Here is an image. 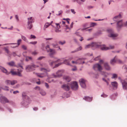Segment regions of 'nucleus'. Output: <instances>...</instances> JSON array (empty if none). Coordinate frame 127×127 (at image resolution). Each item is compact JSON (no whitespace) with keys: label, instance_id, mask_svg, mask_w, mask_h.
Wrapping results in <instances>:
<instances>
[{"label":"nucleus","instance_id":"12","mask_svg":"<svg viewBox=\"0 0 127 127\" xmlns=\"http://www.w3.org/2000/svg\"><path fill=\"white\" fill-rule=\"evenodd\" d=\"M113 46H110L109 47H106L104 45H102L100 46L101 49L102 50H107L110 49H112L114 48Z\"/></svg>","mask_w":127,"mask_h":127},{"label":"nucleus","instance_id":"8","mask_svg":"<svg viewBox=\"0 0 127 127\" xmlns=\"http://www.w3.org/2000/svg\"><path fill=\"white\" fill-rule=\"evenodd\" d=\"M70 86L71 88L74 90H76L78 88V86L76 82L74 81L72 82L71 84L70 85Z\"/></svg>","mask_w":127,"mask_h":127},{"label":"nucleus","instance_id":"13","mask_svg":"<svg viewBox=\"0 0 127 127\" xmlns=\"http://www.w3.org/2000/svg\"><path fill=\"white\" fill-rule=\"evenodd\" d=\"M93 47H97V45L96 43H92L90 44L87 45L85 46V48L86 49H87Z\"/></svg>","mask_w":127,"mask_h":127},{"label":"nucleus","instance_id":"47","mask_svg":"<svg viewBox=\"0 0 127 127\" xmlns=\"http://www.w3.org/2000/svg\"><path fill=\"white\" fill-rule=\"evenodd\" d=\"M40 66L42 67H45L46 66V64L44 63L40 64Z\"/></svg>","mask_w":127,"mask_h":127},{"label":"nucleus","instance_id":"53","mask_svg":"<svg viewBox=\"0 0 127 127\" xmlns=\"http://www.w3.org/2000/svg\"><path fill=\"white\" fill-rule=\"evenodd\" d=\"M104 62V61L102 60H100L99 61V63L100 64H103Z\"/></svg>","mask_w":127,"mask_h":127},{"label":"nucleus","instance_id":"9","mask_svg":"<svg viewBox=\"0 0 127 127\" xmlns=\"http://www.w3.org/2000/svg\"><path fill=\"white\" fill-rule=\"evenodd\" d=\"M86 81L83 79H81L79 80L80 84L82 88H85L86 87Z\"/></svg>","mask_w":127,"mask_h":127},{"label":"nucleus","instance_id":"56","mask_svg":"<svg viewBox=\"0 0 127 127\" xmlns=\"http://www.w3.org/2000/svg\"><path fill=\"white\" fill-rule=\"evenodd\" d=\"M22 48L23 49L25 50H26L27 49L26 47L24 45H23L22 46Z\"/></svg>","mask_w":127,"mask_h":127},{"label":"nucleus","instance_id":"45","mask_svg":"<svg viewBox=\"0 0 127 127\" xmlns=\"http://www.w3.org/2000/svg\"><path fill=\"white\" fill-rule=\"evenodd\" d=\"M82 49V47L81 46H80L78 48L76 49V50L77 51H79L80 50H81Z\"/></svg>","mask_w":127,"mask_h":127},{"label":"nucleus","instance_id":"46","mask_svg":"<svg viewBox=\"0 0 127 127\" xmlns=\"http://www.w3.org/2000/svg\"><path fill=\"white\" fill-rule=\"evenodd\" d=\"M62 12H63V11H62L61 10V11H59L58 12V13L57 14H57V15H60L62 14Z\"/></svg>","mask_w":127,"mask_h":127},{"label":"nucleus","instance_id":"19","mask_svg":"<svg viewBox=\"0 0 127 127\" xmlns=\"http://www.w3.org/2000/svg\"><path fill=\"white\" fill-rule=\"evenodd\" d=\"M7 64L10 66H16L15 64V62L13 61H11L10 62L7 63Z\"/></svg>","mask_w":127,"mask_h":127},{"label":"nucleus","instance_id":"51","mask_svg":"<svg viewBox=\"0 0 127 127\" xmlns=\"http://www.w3.org/2000/svg\"><path fill=\"white\" fill-rule=\"evenodd\" d=\"M100 59V57L98 56L97 57L94 59V60L95 61H97Z\"/></svg>","mask_w":127,"mask_h":127},{"label":"nucleus","instance_id":"59","mask_svg":"<svg viewBox=\"0 0 127 127\" xmlns=\"http://www.w3.org/2000/svg\"><path fill=\"white\" fill-rule=\"evenodd\" d=\"M19 93V92L18 91H14L13 92V93L14 94H16L17 93Z\"/></svg>","mask_w":127,"mask_h":127},{"label":"nucleus","instance_id":"64","mask_svg":"<svg viewBox=\"0 0 127 127\" xmlns=\"http://www.w3.org/2000/svg\"><path fill=\"white\" fill-rule=\"evenodd\" d=\"M98 77V74H96L95 75V77L96 78H97Z\"/></svg>","mask_w":127,"mask_h":127},{"label":"nucleus","instance_id":"36","mask_svg":"<svg viewBox=\"0 0 127 127\" xmlns=\"http://www.w3.org/2000/svg\"><path fill=\"white\" fill-rule=\"evenodd\" d=\"M59 43L60 44L63 45L65 43V41H60L59 42Z\"/></svg>","mask_w":127,"mask_h":127},{"label":"nucleus","instance_id":"61","mask_svg":"<svg viewBox=\"0 0 127 127\" xmlns=\"http://www.w3.org/2000/svg\"><path fill=\"white\" fill-rule=\"evenodd\" d=\"M45 85L47 88H48L49 87V85L47 83H45Z\"/></svg>","mask_w":127,"mask_h":127},{"label":"nucleus","instance_id":"35","mask_svg":"<svg viewBox=\"0 0 127 127\" xmlns=\"http://www.w3.org/2000/svg\"><path fill=\"white\" fill-rule=\"evenodd\" d=\"M8 88H9L8 87L5 86V87H3L2 88V89H3L4 90H5L6 91H8L9 90Z\"/></svg>","mask_w":127,"mask_h":127},{"label":"nucleus","instance_id":"54","mask_svg":"<svg viewBox=\"0 0 127 127\" xmlns=\"http://www.w3.org/2000/svg\"><path fill=\"white\" fill-rule=\"evenodd\" d=\"M102 79L103 81L106 82L107 85H108V82L107 81V80L106 79H105L104 78H103Z\"/></svg>","mask_w":127,"mask_h":127},{"label":"nucleus","instance_id":"7","mask_svg":"<svg viewBox=\"0 0 127 127\" xmlns=\"http://www.w3.org/2000/svg\"><path fill=\"white\" fill-rule=\"evenodd\" d=\"M93 69L95 70H98L99 71H101L102 70V66L98 64H94L93 66Z\"/></svg>","mask_w":127,"mask_h":127},{"label":"nucleus","instance_id":"37","mask_svg":"<svg viewBox=\"0 0 127 127\" xmlns=\"http://www.w3.org/2000/svg\"><path fill=\"white\" fill-rule=\"evenodd\" d=\"M32 59V58L31 57H26V61H27L29 60H31Z\"/></svg>","mask_w":127,"mask_h":127},{"label":"nucleus","instance_id":"62","mask_svg":"<svg viewBox=\"0 0 127 127\" xmlns=\"http://www.w3.org/2000/svg\"><path fill=\"white\" fill-rule=\"evenodd\" d=\"M33 109L34 110H38V108L37 107H35L33 108Z\"/></svg>","mask_w":127,"mask_h":127},{"label":"nucleus","instance_id":"50","mask_svg":"<svg viewBox=\"0 0 127 127\" xmlns=\"http://www.w3.org/2000/svg\"><path fill=\"white\" fill-rule=\"evenodd\" d=\"M101 96L103 97H106L107 96V95L105 94H103L101 95Z\"/></svg>","mask_w":127,"mask_h":127},{"label":"nucleus","instance_id":"63","mask_svg":"<svg viewBox=\"0 0 127 127\" xmlns=\"http://www.w3.org/2000/svg\"><path fill=\"white\" fill-rule=\"evenodd\" d=\"M13 56L14 57L16 55V54L14 52H13Z\"/></svg>","mask_w":127,"mask_h":127},{"label":"nucleus","instance_id":"5","mask_svg":"<svg viewBox=\"0 0 127 127\" xmlns=\"http://www.w3.org/2000/svg\"><path fill=\"white\" fill-rule=\"evenodd\" d=\"M107 31L108 33V36L109 37L114 38L118 35L117 34L114 33L113 31L111 29H108Z\"/></svg>","mask_w":127,"mask_h":127},{"label":"nucleus","instance_id":"17","mask_svg":"<svg viewBox=\"0 0 127 127\" xmlns=\"http://www.w3.org/2000/svg\"><path fill=\"white\" fill-rule=\"evenodd\" d=\"M5 82L6 84L7 85L11 84L12 85H13L17 83V81L16 80H14L12 81L7 80Z\"/></svg>","mask_w":127,"mask_h":127},{"label":"nucleus","instance_id":"26","mask_svg":"<svg viewBox=\"0 0 127 127\" xmlns=\"http://www.w3.org/2000/svg\"><path fill=\"white\" fill-rule=\"evenodd\" d=\"M84 99L89 101H91L92 100V98L88 96H85Z\"/></svg>","mask_w":127,"mask_h":127},{"label":"nucleus","instance_id":"21","mask_svg":"<svg viewBox=\"0 0 127 127\" xmlns=\"http://www.w3.org/2000/svg\"><path fill=\"white\" fill-rule=\"evenodd\" d=\"M28 23L32 24V23L34 22V19L32 17L28 18Z\"/></svg>","mask_w":127,"mask_h":127},{"label":"nucleus","instance_id":"16","mask_svg":"<svg viewBox=\"0 0 127 127\" xmlns=\"http://www.w3.org/2000/svg\"><path fill=\"white\" fill-rule=\"evenodd\" d=\"M63 71L62 70H58L56 73V75L53 74V75L54 77H60L61 76L62 74Z\"/></svg>","mask_w":127,"mask_h":127},{"label":"nucleus","instance_id":"58","mask_svg":"<svg viewBox=\"0 0 127 127\" xmlns=\"http://www.w3.org/2000/svg\"><path fill=\"white\" fill-rule=\"evenodd\" d=\"M37 54V52H36L35 51L33 52L32 53V54L33 55H36Z\"/></svg>","mask_w":127,"mask_h":127},{"label":"nucleus","instance_id":"55","mask_svg":"<svg viewBox=\"0 0 127 127\" xmlns=\"http://www.w3.org/2000/svg\"><path fill=\"white\" fill-rule=\"evenodd\" d=\"M57 29H56L55 30V31L57 32H60V31Z\"/></svg>","mask_w":127,"mask_h":127},{"label":"nucleus","instance_id":"28","mask_svg":"<svg viewBox=\"0 0 127 127\" xmlns=\"http://www.w3.org/2000/svg\"><path fill=\"white\" fill-rule=\"evenodd\" d=\"M5 52L8 54V55L9 57H10L11 56V54L10 53V52L6 48H5Z\"/></svg>","mask_w":127,"mask_h":127},{"label":"nucleus","instance_id":"57","mask_svg":"<svg viewBox=\"0 0 127 127\" xmlns=\"http://www.w3.org/2000/svg\"><path fill=\"white\" fill-rule=\"evenodd\" d=\"M72 12L74 14H75L76 12H75L74 9H71V10Z\"/></svg>","mask_w":127,"mask_h":127},{"label":"nucleus","instance_id":"15","mask_svg":"<svg viewBox=\"0 0 127 127\" xmlns=\"http://www.w3.org/2000/svg\"><path fill=\"white\" fill-rule=\"evenodd\" d=\"M0 100L1 102L3 103L9 102V100L8 99L5 97L3 96L0 97Z\"/></svg>","mask_w":127,"mask_h":127},{"label":"nucleus","instance_id":"18","mask_svg":"<svg viewBox=\"0 0 127 127\" xmlns=\"http://www.w3.org/2000/svg\"><path fill=\"white\" fill-rule=\"evenodd\" d=\"M118 62L119 63H121V61L120 60H116V57H115L114 58L111 60L110 61V63L112 64H113L116 62Z\"/></svg>","mask_w":127,"mask_h":127},{"label":"nucleus","instance_id":"20","mask_svg":"<svg viewBox=\"0 0 127 127\" xmlns=\"http://www.w3.org/2000/svg\"><path fill=\"white\" fill-rule=\"evenodd\" d=\"M104 66L105 69H106L108 70L110 69V67L107 63H105L104 64Z\"/></svg>","mask_w":127,"mask_h":127},{"label":"nucleus","instance_id":"44","mask_svg":"<svg viewBox=\"0 0 127 127\" xmlns=\"http://www.w3.org/2000/svg\"><path fill=\"white\" fill-rule=\"evenodd\" d=\"M37 43V42L35 41L34 42H31L29 43L30 44H32L35 45Z\"/></svg>","mask_w":127,"mask_h":127},{"label":"nucleus","instance_id":"48","mask_svg":"<svg viewBox=\"0 0 127 127\" xmlns=\"http://www.w3.org/2000/svg\"><path fill=\"white\" fill-rule=\"evenodd\" d=\"M62 63H59L58 64H56V65H55V66L54 67H58L59 66L61 65L62 64Z\"/></svg>","mask_w":127,"mask_h":127},{"label":"nucleus","instance_id":"6","mask_svg":"<svg viewBox=\"0 0 127 127\" xmlns=\"http://www.w3.org/2000/svg\"><path fill=\"white\" fill-rule=\"evenodd\" d=\"M46 49L47 52H49V55L51 57H53V55L55 53V52L54 50L50 48L49 46L47 45L46 47Z\"/></svg>","mask_w":127,"mask_h":127},{"label":"nucleus","instance_id":"32","mask_svg":"<svg viewBox=\"0 0 127 127\" xmlns=\"http://www.w3.org/2000/svg\"><path fill=\"white\" fill-rule=\"evenodd\" d=\"M101 74L103 75L104 76L106 77L108 75V73L105 72H101Z\"/></svg>","mask_w":127,"mask_h":127},{"label":"nucleus","instance_id":"25","mask_svg":"<svg viewBox=\"0 0 127 127\" xmlns=\"http://www.w3.org/2000/svg\"><path fill=\"white\" fill-rule=\"evenodd\" d=\"M64 79L68 82H69L71 80L70 78L69 77L67 76H64Z\"/></svg>","mask_w":127,"mask_h":127},{"label":"nucleus","instance_id":"39","mask_svg":"<svg viewBox=\"0 0 127 127\" xmlns=\"http://www.w3.org/2000/svg\"><path fill=\"white\" fill-rule=\"evenodd\" d=\"M22 38L24 40L26 41H27V40L26 37L24 36L21 35Z\"/></svg>","mask_w":127,"mask_h":127},{"label":"nucleus","instance_id":"33","mask_svg":"<svg viewBox=\"0 0 127 127\" xmlns=\"http://www.w3.org/2000/svg\"><path fill=\"white\" fill-rule=\"evenodd\" d=\"M40 93L42 95H46L45 92L43 90H41L40 91Z\"/></svg>","mask_w":127,"mask_h":127},{"label":"nucleus","instance_id":"60","mask_svg":"<svg viewBox=\"0 0 127 127\" xmlns=\"http://www.w3.org/2000/svg\"><path fill=\"white\" fill-rule=\"evenodd\" d=\"M52 45L53 47H56V46L58 45H57V44H52Z\"/></svg>","mask_w":127,"mask_h":127},{"label":"nucleus","instance_id":"38","mask_svg":"<svg viewBox=\"0 0 127 127\" xmlns=\"http://www.w3.org/2000/svg\"><path fill=\"white\" fill-rule=\"evenodd\" d=\"M117 74H112V78H117Z\"/></svg>","mask_w":127,"mask_h":127},{"label":"nucleus","instance_id":"52","mask_svg":"<svg viewBox=\"0 0 127 127\" xmlns=\"http://www.w3.org/2000/svg\"><path fill=\"white\" fill-rule=\"evenodd\" d=\"M35 90H40V88L38 86H36L35 88Z\"/></svg>","mask_w":127,"mask_h":127},{"label":"nucleus","instance_id":"29","mask_svg":"<svg viewBox=\"0 0 127 127\" xmlns=\"http://www.w3.org/2000/svg\"><path fill=\"white\" fill-rule=\"evenodd\" d=\"M0 69H1V70H2V71L3 72L6 73L7 74H8V73H7V71L6 69L3 68V67H2L1 66H0Z\"/></svg>","mask_w":127,"mask_h":127},{"label":"nucleus","instance_id":"10","mask_svg":"<svg viewBox=\"0 0 127 127\" xmlns=\"http://www.w3.org/2000/svg\"><path fill=\"white\" fill-rule=\"evenodd\" d=\"M117 24L118 28H120L122 27L123 25L126 26H127V21L123 24L122 23V20H120L117 22Z\"/></svg>","mask_w":127,"mask_h":127},{"label":"nucleus","instance_id":"41","mask_svg":"<svg viewBox=\"0 0 127 127\" xmlns=\"http://www.w3.org/2000/svg\"><path fill=\"white\" fill-rule=\"evenodd\" d=\"M21 41L22 40L21 39H19L17 41V44L18 45V46L20 45Z\"/></svg>","mask_w":127,"mask_h":127},{"label":"nucleus","instance_id":"3","mask_svg":"<svg viewBox=\"0 0 127 127\" xmlns=\"http://www.w3.org/2000/svg\"><path fill=\"white\" fill-rule=\"evenodd\" d=\"M38 67V66L34 64L32 65H28L26 66V69L27 71L30 72L35 70L36 68Z\"/></svg>","mask_w":127,"mask_h":127},{"label":"nucleus","instance_id":"14","mask_svg":"<svg viewBox=\"0 0 127 127\" xmlns=\"http://www.w3.org/2000/svg\"><path fill=\"white\" fill-rule=\"evenodd\" d=\"M123 89L127 90V79L123 80L121 81Z\"/></svg>","mask_w":127,"mask_h":127},{"label":"nucleus","instance_id":"2","mask_svg":"<svg viewBox=\"0 0 127 127\" xmlns=\"http://www.w3.org/2000/svg\"><path fill=\"white\" fill-rule=\"evenodd\" d=\"M72 59V58H71L69 59L68 60H64L63 59H59L57 60L56 61H52L50 62V61H49V64L51 65L52 66L53 65V63H56L59 62H61L62 61H64L63 63L66 64V65H70L69 62H70V60Z\"/></svg>","mask_w":127,"mask_h":127},{"label":"nucleus","instance_id":"11","mask_svg":"<svg viewBox=\"0 0 127 127\" xmlns=\"http://www.w3.org/2000/svg\"><path fill=\"white\" fill-rule=\"evenodd\" d=\"M70 85L69 83L63 85L61 87L64 90L66 91H68L70 89Z\"/></svg>","mask_w":127,"mask_h":127},{"label":"nucleus","instance_id":"31","mask_svg":"<svg viewBox=\"0 0 127 127\" xmlns=\"http://www.w3.org/2000/svg\"><path fill=\"white\" fill-rule=\"evenodd\" d=\"M28 24L27 28L29 29H31L32 27V24L31 23H28Z\"/></svg>","mask_w":127,"mask_h":127},{"label":"nucleus","instance_id":"43","mask_svg":"<svg viewBox=\"0 0 127 127\" xmlns=\"http://www.w3.org/2000/svg\"><path fill=\"white\" fill-rule=\"evenodd\" d=\"M45 58V57H43V56L37 58V60H41L43 58Z\"/></svg>","mask_w":127,"mask_h":127},{"label":"nucleus","instance_id":"30","mask_svg":"<svg viewBox=\"0 0 127 127\" xmlns=\"http://www.w3.org/2000/svg\"><path fill=\"white\" fill-rule=\"evenodd\" d=\"M121 17V16L120 14L119 15L115 16L113 18V20L115 21H116L117 20H116V19H119V18H120Z\"/></svg>","mask_w":127,"mask_h":127},{"label":"nucleus","instance_id":"24","mask_svg":"<svg viewBox=\"0 0 127 127\" xmlns=\"http://www.w3.org/2000/svg\"><path fill=\"white\" fill-rule=\"evenodd\" d=\"M53 22H52L51 23H46L44 26V30H45V28H47L50 25H51L52 24V23Z\"/></svg>","mask_w":127,"mask_h":127},{"label":"nucleus","instance_id":"49","mask_svg":"<svg viewBox=\"0 0 127 127\" xmlns=\"http://www.w3.org/2000/svg\"><path fill=\"white\" fill-rule=\"evenodd\" d=\"M36 38V37L35 36L32 35H31V38L30 39H32V38Z\"/></svg>","mask_w":127,"mask_h":127},{"label":"nucleus","instance_id":"27","mask_svg":"<svg viewBox=\"0 0 127 127\" xmlns=\"http://www.w3.org/2000/svg\"><path fill=\"white\" fill-rule=\"evenodd\" d=\"M81 59H78L77 61H72V63L73 64H80L82 63V62H79L78 61H79L81 60Z\"/></svg>","mask_w":127,"mask_h":127},{"label":"nucleus","instance_id":"1","mask_svg":"<svg viewBox=\"0 0 127 127\" xmlns=\"http://www.w3.org/2000/svg\"><path fill=\"white\" fill-rule=\"evenodd\" d=\"M40 71H41L44 72L43 73H36V75L38 77L40 78L43 77L47 75V73L50 71V69L49 68H41L40 69Z\"/></svg>","mask_w":127,"mask_h":127},{"label":"nucleus","instance_id":"40","mask_svg":"<svg viewBox=\"0 0 127 127\" xmlns=\"http://www.w3.org/2000/svg\"><path fill=\"white\" fill-rule=\"evenodd\" d=\"M60 23H61L60 22L59 23L55 24L56 25V26H57V28H58V29L60 28Z\"/></svg>","mask_w":127,"mask_h":127},{"label":"nucleus","instance_id":"4","mask_svg":"<svg viewBox=\"0 0 127 127\" xmlns=\"http://www.w3.org/2000/svg\"><path fill=\"white\" fill-rule=\"evenodd\" d=\"M20 67L22 69H18L17 72L14 71L13 70V69H11L10 71V72L12 75H17L19 76H22V75L21 74V73L22 71V69L23 68H22V66H21Z\"/></svg>","mask_w":127,"mask_h":127},{"label":"nucleus","instance_id":"22","mask_svg":"<svg viewBox=\"0 0 127 127\" xmlns=\"http://www.w3.org/2000/svg\"><path fill=\"white\" fill-rule=\"evenodd\" d=\"M111 85L114 88H115L116 89H117L118 84L116 82H111Z\"/></svg>","mask_w":127,"mask_h":127},{"label":"nucleus","instance_id":"34","mask_svg":"<svg viewBox=\"0 0 127 127\" xmlns=\"http://www.w3.org/2000/svg\"><path fill=\"white\" fill-rule=\"evenodd\" d=\"M79 59H81V60L79 61H78L79 62H82V63H81L80 64H83L84 63V59L83 58H80Z\"/></svg>","mask_w":127,"mask_h":127},{"label":"nucleus","instance_id":"23","mask_svg":"<svg viewBox=\"0 0 127 127\" xmlns=\"http://www.w3.org/2000/svg\"><path fill=\"white\" fill-rule=\"evenodd\" d=\"M22 96L24 99L29 100V97L26 95L25 93H22Z\"/></svg>","mask_w":127,"mask_h":127},{"label":"nucleus","instance_id":"42","mask_svg":"<svg viewBox=\"0 0 127 127\" xmlns=\"http://www.w3.org/2000/svg\"><path fill=\"white\" fill-rule=\"evenodd\" d=\"M96 25V23H92L91 24V27H94Z\"/></svg>","mask_w":127,"mask_h":127}]
</instances>
